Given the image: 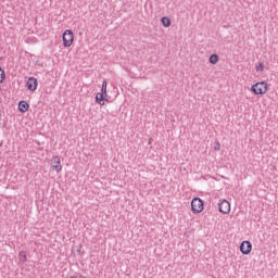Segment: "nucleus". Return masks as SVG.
Instances as JSON below:
<instances>
[{
  "instance_id": "nucleus-1",
  "label": "nucleus",
  "mask_w": 278,
  "mask_h": 278,
  "mask_svg": "<svg viewBox=\"0 0 278 278\" xmlns=\"http://www.w3.org/2000/svg\"><path fill=\"white\" fill-rule=\"evenodd\" d=\"M254 94H266L268 92V84L266 81L256 83L251 87Z\"/></svg>"
},
{
  "instance_id": "nucleus-2",
  "label": "nucleus",
  "mask_w": 278,
  "mask_h": 278,
  "mask_svg": "<svg viewBox=\"0 0 278 278\" xmlns=\"http://www.w3.org/2000/svg\"><path fill=\"white\" fill-rule=\"evenodd\" d=\"M205 203L201 200V198H193L191 201V210L193 214H201L203 212Z\"/></svg>"
},
{
  "instance_id": "nucleus-3",
  "label": "nucleus",
  "mask_w": 278,
  "mask_h": 278,
  "mask_svg": "<svg viewBox=\"0 0 278 278\" xmlns=\"http://www.w3.org/2000/svg\"><path fill=\"white\" fill-rule=\"evenodd\" d=\"M75 40V36L73 35V30L66 29L63 33V47H71L73 45V41Z\"/></svg>"
},
{
  "instance_id": "nucleus-4",
  "label": "nucleus",
  "mask_w": 278,
  "mask_h": 278,
  "mask_svg": "<svg viewBox=\"0 0 278 278\" xmlns=\"http://www.w3.org/2000/svg\"><path fill=\"white\" fill-rule=\"evenodd\" d=\"M218 210L222 214H229L231 212V204L226 199L219 200Z\"/></svg>"
},
{
  "instance_id": "nucleus-5",
  "label": "nucleus",
  "mask_w": 278,
  "mask_h": 278,
  "mask_svg": "<svg viewBox=\"0 0 278 278\" xmlns=\"http://www.w3.org/2000/svg\"><path fill=\"white\" fill-rule=\"evenodd\" d=\"M26 87L30 92H36V89L38 88V79L35 77H29L26 81Z\"/></svg>"
},
{
  "instance_id": "nucleus-6",
  "label": "nucleus",
  "mask_w": 278,
  "mask_h": 278,
  "mask_svg": "<svg viewBox=\"0 0 278 278\" xmlns=\"http://www.w3.org/2000/svg\"><path fill=\"white\" fill-rule=\"evenodd\" d=\"M253 249V244H251V241H243L240 244V251L243 255H249Z\"/></svg>"
},
{
  "instance_id": "nucleus-7",
  "label": "nucleus",
  "mask_w": 278,
  "mask_h": 278,
  "mask_svg": "<svg viewBox=\"0 0 278 278\" xmlns=\"http://www.w3.org/2000/svg\"><path fill=\"white\" fill-rule=\"evenodd\" d=\"M51 162H52V168H54L56 173L62 172V163L60 161V156H53Z\"/></svg>"
},
{
  "instance_id": "nucleus-8",
  "label": "nucleus",
  "mask_w": 278,
  "mask_h": 278,
  "mask_svg": "<svg viewBox=\"0 0 278 278\" xmlns=\"http://www.w3.org/2000/svg\"><path fill=\"white\" fill-rule=\"evenodd\" d=\"M105 101H108V96L101 92H98L96 94V103H98L99 105H105Z\"/></svg>"
},
{
  "instance_id": "nucleus-9",
  "label": "nucleus",
  "mask_w": 278,
  "mask_h": 278,
  "mask_svg": "<svg viewBox=\"0 0 278 278\" xmlns=\"http://www.w3.org/2000/svg\"><path fill=\"white\" fill-rule=\"evenodd\" d=\"M18 110L20 112H23V113L27 112L29 110V103H27V101L25 100L20 101Z\"/></svg>"
},
{
  "instance_id": "nucleus-10",
  "label": "nucleus",
  "mask_w": 278,
  "mask_h": 278,
  "mask_svg": "<svg viewBox=\"0 0 278 278\" xmlns=\"http://www.w3.org/2000/svg\"><path fill=\"white\" fill-rule=\"evenodd\" d=\"M100 93L108 97V80L102 81V87H101V92Z\"/></svg>"
},
{
  "instance_id": "nucleus-11",
  "label": "nucleus",
  "mask_w": 278,
  "mask_h": 278,
  "mask_svg": "<svg viewBox=\"0 0 278 278\" xmlns=\"http://www.w3.org/2000/svg\"><path fill=\"white\" fill-rule=\"evenodd\" d=\"M161 23L163 25V27H170V18L169 17H162L161 18Z\"/></svg>"
},
{
  "instance_id": "nucleus-12",
  "label": "nucleus",
  "mask_w": 278,
  "mask_h": 278,
  "mask_svg": "<svg viewBox=\"0 0 278 278\" xmlns=\"http://www.w3.org/2000/svg\"><path fill=\"white\" fill-rule=\"evenodd\" d=\"M210 63L211 64H218V55L217 54H212L210 56Z\"/></svg>"
},
{
  "instance_id": "nucleus-13",
  "label": "nucleus",
  "mask_w": 278,
  "mask_h": 278,
  "mask_svg": "<svg viewBox=\"0 0 278 278\" xmlns=\"http://www.w3.org/2000/svg\"><path fill=\"white\" fill-rule=\"evenodd\" d=\"M20 260L23 264H25V262H27V254L25 253V251L20 252Z\"/></svg>"
},
{
  "instance_id": "nucleus-14",
  "label": "nucleus",
  "mask_w": 278,
  "mask_h": 278,
  "mask_svg": "<svg viewBox=\"0 0 278 278\" xmlns=\"http://www.w3.org/2000/svg\"><path fill=\"white\" fill-rule=\"evenodd\" d=\"M3 81H5V72L0 67V84H3Z\"/></svg>"
},
{
  "instance_id": "nucleus-15",
  "label": "nucleus",
  "mask_w": 278,
  "mask_h": 278,
  "mask_svg": "<svg viewBox=\"0 0 278 278\" xmlns=\"http://www.w3.org/2000/svg\"><path fill=\"white\" fill-rule=\"evenodd\" d=\"M256 71L262 73V71H264V63H258L256 66H255Z\"/></svg>"
},
{
  "instance_id": "nucleus-16",
  "label": "nucleus",
  "mask_w": 278,
  "mask_h": 278,
  "mask_svg": "<svg viewBox=\"0 0 278 278\" xmlns=\"http://www.w3.org/2000/svg\"><path fill=\"white\" fill-rule=\"evenodd\" d=\"M215 151H220V142H215V147H214Z\"/></svg>"
},
{
  "instance_id": "nucleus-17",
  "label": "nucleus",
  "mask_w": 278,
  "mask_h": 278,
  "mask_svg": "<svg viewBox=\"0 0 278 278\" xmlns=\"http://www.w3.org/2000/svg\"><path fill=\"white\" fill-rule=\"evenodd\" d=\"M0 119H1V111H0Z\"/></svg>"
}]
</instances>
